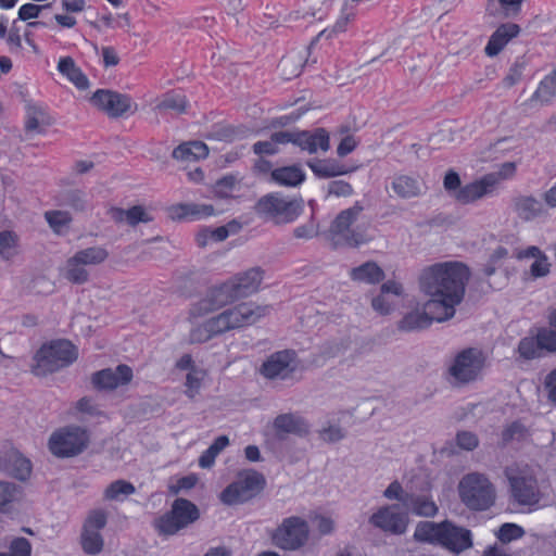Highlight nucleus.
I'll list each match as a JSON object with an SVG mask.
<instances>
[{
	"mask_svg": "<svg viewBox=\"0 0 556 556\" xmlns=\"http://www.w3.org/2000/svg\"><path fill=\"white\" fill-rule=\"evenodd\" d=\"M485 355L477 348H467L458 352L446 369V380L455 388H462L482 378Z\"/></svg>",
	"mask_w": 556,
	"mask_h": 556,
	"instance_id": "nucleus-4",
	"label": "nucleus"
},
{
	"mask_svg": "<svg viewBox=\"0 0 556 556\" xmlns=\"http://www.w3.org/2000/svg\"><path fill=\"white\" fill-rule=\"evenodd\" d=\"M188 101L184 94L179 93H167L156 104L155 110L160 112L173 111L177 114L184 113L187 109Z\"/></svg>",
	"mask_w": 556,
	"mask_h": 556,
	"instance_id": "nucleus-41",
	"label": "nucleus"
},
{
	"mask_svg": "<svg viewBox=\"0 0 556 556\" xmlns=\"http://www.w3.org/2000/svg\"><path fill=\"white\" fill-rule=\"evenodd\" d=\"M349 346V342L344 339H332L324 342L319 348V356L325 362L342 355Z\"/></svg>",
	"mask_w": 556,
	"mask_h": 556,
	"instance_id": "nucleus-43",
	"label": "nucleus"
},
{
	"mask_svg": "<svg viewBox=\"0 0 556 556\" xmlns=\"http://www.w3.org/2000/svg\"><path fill=\"white\" fill-rule=\"evenodd\" d=\"M353 193L352 186L343 180H333L328 185V194L334 197H350Z\"/></svg>",
	"mask_w": 556,
	"mask_h": 556,
	"instance_id": "nucleus-62",
	"label": "nucleus"
},
{
	"mask_svg": "<svg viewBox=\"0 0 556 556\" xmlns=\"http://www.w3.org/2000/svg\"><path fill=\"white\" fill-rule=\"evenodd\" d=\"M76 358L77 351L70 341H53L37 352L33 371L37 376H45L71 365Z\"/></svg>",
	"mask_w": 556,
	"mask_h": 556,
	"instance_id": "nucleus-9",
	"label": "nucleus"
},
{
	"mask_svg": "<svg viewBox=\"0 0 556 556\" xmlns=\"http://www.w3.org/2000/svg\"><path fill=\"white\" fill-rule=\"evenodd\" d=\"M539 348L542 351L554 352L556 351V332L542 328L538 331L535 337Z\"/></svg>",
	"mask_w": 556,
	"mask_h": 556,
	"instance_id": "nucleus-54",
	"label": "nucleus"
},
{
	"mask_svg": "<svg viewBox=\"0 0 556 556\" xmlns=\"http://www.w3.org/2000/svg\"><path fill=\"white\" fill-rule=\"evenodd\" d=\"M58 71L65 76L78 89L85 90L89 87V80L76 62L71 56H63L58 62Z\"/></svg>",
	"mask_w": 556,
	"mask_h": 556,
	"instance_id": "nucleus-32",
	"label": "nucleus"
},
{
	"mask_svg": "<svg viewBox=\"0 0 556 556\" xmlns=\"http://www.w3.org/2000/svg\"><path fill=\"white\" fill-rule=\"evenodd\" d=\"M264 478L254 470H244L238 473L222 493L220 501L226 505H237L254 497L264 485Z\"/></svg>",
	"mask_w": 556,
	"mask_h": 556,
	"instance_id": "nucleus-13",
	"label": "nucleus"
},
{
	"mask_svg": "<svg viewBox=\"0 0 556 556\" xmlns=\"http://www.w3.org/2000/svg\"><path fill=\"white\" fill-rule=\"evenodd\" d=\"M470 278L468 266L462 262L435 263L424 268L419 275V289L428 298V308L437 323H443L455 315V308L465 295Z\"/></svg>",
	"mask_w": 556,
	"mask_h": 556,
	"instance_id": "nucleus-1",
	"label": "nucleus"
},
{
	"mask_svg": "<svg viewBox=\"0 0 556 556\" xmlns=\"http://www.w3.org/2000/svg\"><path fill=\"white\" fill-rule=\"evenodd\" d=\"M391 188L393 192L402 199H409L421 194V184L417 179L406 175L394 177Z\"/></svg>",
	"mask_w": 556,
	"mask_h": 556,
	"instance_id": "nucleus-35",
	"label": "nucleus"
},
{
	"mask_svg": "<svg viewBox=\"0 0 556 556\" xmlns=\"http://www.w3.org/2000/svg\"><path fill=\"white\" fill-rule=\"evenodd\" d=\"M273 429L279 439H285L288 434L305 437L311 431L307 420L298 413L278 415L273 421Z\"/></svg>",
	"mask_w": 556,
	"mask_h": 556,
	"instance_id": "nucleus-20",
	"label": "nucleus"
},
{
	"mask_svg": "<svg viewBox=\"0 0 556 556\" xmlns=\"http://www.w3.org/2000/svg\"><path fill=\"white\" fill-rule=\"evenodd\" d=\"M109 215L115 223H126L129 226H136L139 223H149L152 220L150 214L142 206H132L128 210L111 207Z\"/></svg>",
	"mask_w": 556,
	"mask_h": 556,
	"instance_id": "nucleus-30",
	"label": "nucleus"
},
{
	"mask_svg": "<svg viewBox=\"0 0 556 556\" xmlns=\"http://www.w3.org/2000/svg\"><path fill=\"white\" fill-rule=\"evenodd\" d=\"M237 179L235 176H225L216 182L215 193L220 198H227L235 189Z\"/></svg>",
	"mask_w": 556,
	"mask_h": 556,
	"instance_id": "nucleus-60",
	"label": "nucleus"
},
{
	"mask_svg": "<svg viewBox=\"0 0 556 556\" xmlns=\"http://www.w3.org/2000/svg\"><path fill=\"white\" fill-rule=\"evenodd\" d=\"M298 369L296 354L290 350L273 353L261 366V375L273 381H285L294 375Z\"/></svg>",
	"mask_w": 556,
	"mask_h": 556,
	"instance_id": "nucleus-17",
	"label": "nucleus"
},
{
	"mask_svg": "<svg viewBox=\"0 0 556 556\" xmlns=\"http://www.w3.org/2000/svg\"><path fill=\"white\" fill-rule=\"evenodd\" d=\"M237 300L231 289V283L226 281L220 286L210 289L190 309V317L197 318L217 311Z\"/></svg>",
	"mask_w": 556,
	"mask_h": 556,
	"instance_id": "nucleus-18",
	"label": "nucleus"
},
{
	"mask_svg": "<svg viewBox=\"0 0 556 556\" xmlns=\"http://www.w3.org/2000/svg\"><path fill=\"white\" fill-rule=\"evenodd\" d=\"M520 31L517 24L507 23L501 25L490 37L488 45L484 48L486 55H497L504 47L515 38Z\"/></svg>",
	"mask_w": 556,
	"mask_h": 556,
	"instance_id": "nucleus-26",
	"label": "nucleus"
},
{
	"mask_svg": "<svg viewBox=\"0 0 556 556\" xmlns=\"http://www.w3.org/2000/svg\"><path fill=\"white\" fill-rule=\"evenodd\" d=\"M136 488L126 480H115L104 490L103 496L108 501H124L127 496L134 494Z\"/></svg>",
	"mask_w": 556,
	"mask_h": 556,
	"instance_id": "nucleus-38",
	"label": "nucleus"
},
{
	"mask_svg": "<svg viewBox=\"0 0 556 556\" xmlns=\"http://www.w3.org/2000/svg\"><path fill=\"white\" fill-rule=\"evenodd\" d=\"M456 444L462 450L472 451L479 445V439L476 433L464 430L457 432Z\"/></svg>",
	"mask_w": 556,
	"mask_h": 556,
	"instance_id": "nucleus-58",
	"label": "nucleus"
},
{
	"mask_svg": "<svg viewBox=\"0 0 556 556\" xmlns=\"http://www.w3.org/2000/svg\"><path fill=\"white\" fill-rule=\"evenodd\" d=\"M256 208L281 223L293 222L302 212V202L295 199L269 194L258 200Z\"/></svg>",
	"mask_w": 556,
	"mask_h": 556,
	"instance_id": "nucleus-16",
	"label": "nucleus"
},
{
	"mask_svg": "<svg viewBox=\"0 0 556 556\" xmlns=\"http://www.w3.org/2000/svg\"><path fill=\"white\" fill-rule=\"evenodd\" d=\"M349 276L358 283L377 285L384 279V271L377 263L365 262L359 266L353 267Z\"/></svg>",
	"mask_w": 556,
	"mask_h": 556,
	"instance_id": "nucleus-27",
	"label": "nucleus"
},
{
	"mask_svg": "<svg viewBox=\"0 0 556 556\" xmlns=\"http://www.w3.org/2000/svg\"><path fill=\"white\" fill-rule=\"evenodd\" d=\"M432 321H437L433 314L428 308V300L424 304V309H415L407 313L399 323V329L404 331H415L424 329Z\"/></svg>",
	"mask_w": 556,
	"mask_h": 556,
	"instance_id": "nucleus-28",
	"label": "nucleus"
},
{
	"mask_svg": "<svg viewBox=\"0 0 556 556\" xmlns=\"http://www.w3.org/2000/svg\"><path fill=\"white\" fill-rule=\"evenodd\" d=\"M92 105L105 112L111 117H118L131 111L136 105L127 94L108 89L97 90L90 98Z\"/></svg>",
	"mask_w": 556,
	"mask_h": 556,
	"instance_id": "nucleus-19",
	"label": "nucleus"
},
{
	"mask_svg": "<svg viewBox=\"0 0 556 556\" xmlns=\"http://www.w3.org/2000/svg\"><path fill=\"white\" fill-rule=\"evenodd\" d=\"M263 280V270L261 268H250L244 273L238 274L231 279V289L237 299L249 296L256 292Z\"/></svg>",
	"mask_w": 556,
	"mask_h": 556,
	"instance_id": "nucleus-23",
	"label": "nucleus"
},
{
	"mask_svg": "<svg viewBox=\"0 0 556 556\" xmlns=\"http://www.w3.org/2000/svg\"><path fill=\"white\" fill-rule=\"evenodd\" d=\"M293 235L298 239H312L317 235V225L314 220H309L293 230Z\"/></svg>",
	"mask_w": 556,
	"mask_h": 556,
	"instance_id": "nucleus-64",
	"label": "nucleus"
},
{
	"mask_svg": "<svg viewBox=\"0 0 556 556\" xmlns=\"http://www.w3.org/2000/svg\"><path fill=\"white\" fill-rule=\"evenodd\" d=\"M211 204L179 203L169 207L168 214L173 219L198 220L214 215Z\"/></svg>",
	"mask_w": 556,
	"mask_h": 556,
	"instance_id": "nucleus-24",
	"label": "nucleus"
},
{
	"mask_svg": "<svg viewBox=\"0 0 556 556\" xmlns=\"http://www.w3.org/2000/svg\"><path fill=\"white\" fill-rule=\"evenodd\" d=\"M460 501L471 510H486L495 502L496 491L490 479L480 472L464 476L458 483Z\"/></svg>",
	"mask_w": 556,
	"mask_h": 556,
	"instance_id": "nucleus-6",
	"label": "nucleus"
},
{
	"mask_svg": "<svg viewBox=\"0 0 556 556\" xmlns=\"http://www.w3.org/2000/svg\"><path fill=\"white\" fill-rule=\"evenodd\" d=\"M508 251L503 248H496L490 256V263L485 267V275L491 276L494 274L497 266L502 265V262L507 257Z\"/></svg>",
	"mask_w": 556,
	"mask_h": 556,
	"instance_id": "nucleus-61",
	"label": "nucleus"
},
{
	"mask_svg": "<svg viewBox=\"0 0 556 556\" xmlns=\"http://www.w3.org/2000/svg\"><path fill=\"white\" fill-rule=\"evenodd\" d=\"M204 378V371L199 368H192L186 377V394L193 399L201 388L202 380Z\"/></svg>",
	"mask_w": 556,
	"mask_h": 556,
	"instance_id": "nucleus-50",
	"label": "nucleus"
},
{
	"mask_svg": "<svg viewBox=\"0 0 556 556\" xmlns=\"http://www.w3.org/2000/svg\"><path fill=\"white\" fill-rule=\"evenodd\" d=\"M87 441V432L80 427H65L50 437L49 448L55 456L68 457L80 453Z\"/></svg>",
	"mask_w": 556,
	"mask_h": 556,
	"instance_id": "nucleus-14",
	"label": "nucleus"
},
{
	"mask_svg": "<svg viewBox=\"0 0 556 556\" xmlns=\"http://www.w3.org/2000/svg\"><path fill=\"white\" fill-rule=\"evenodd\" d=\"M371 307L380 315H388L393 311L394 302L389 295L380 292L377 296L372 298Z\"/></svg>",
	"mask_w": 556,
	"mask_h": 556,
	"instance_id": "nucleus-56",
	"label": "nucleus"
},
{
	"mask_svg": "<svg viewBox=\"0 0 556 556\" xmlns=\"http://www.w3.org/2000/svg\"><path fill=\"white\" fill-rule=\"evenodd\" d=\"M290 142L311 154L318 152V150L326 152L330 147L329 134L324 128H317L314 131H290Z\"/></svg>",
	"mask_w": 556,
	"mask_h": 556,
	"instance_id": "nucleus-22",
	"label": "nucleus"
},
{
	"mask_svg": "<svg viewBox=\"0 0 556 556\" xmlns=\"http://www.w3.org/2000/svg\"><path fill=\"white\" fill-rule=\"evenodd\" d=\"M505 477L509 482L510 496L515 503L528 507L529 510L539 505L542 493L538 479L529 466L518 464L507 466Z\"/></svg>",
	"mask_w": 556,
	"mask_h": 556,
	"instance_id": "nucleus-5",
	"label": "nucleus"
},
{
	"mask_svg": "<svg viewBox=\"0 0 556 556\" xmlns=\"http://www.w3.org/2000/svg\"><path fill=\"white\" fill-rule=\"evenodd\" d=\"M208 154L207 146L202 141H189L179 144L173 151V157L181 162H197Z\"/></svg>",
	"mask_w": 556,
	"mask_h": 556,
	"instance_id": "nucleus-31",
	"label": "nucleus"
},
{
	"mask_svg": "<svg viewBox=\"0 0 556 556\" xmlns=\"http://www.w3.org/2000/svg\"><path fill=\"white\" fill-rule=\"evenodd\" d=\"M132 378V370L127 365H118L115 369L106 368L92 375V384L99 390H113L127 384Z\"/></svg>",
	"mask_w": 556,
	"mask_h": 556,
	"instance_id": "nucleus-21",
	"label": "nucleus"
},
{
	"mask_svg": "<svg viewBox=\"0 0 556 556\" xmlns=\"http://www.w3.org/2000/svg\"><path fill=\"white\" fill-rule=\"evenodd\" d=\"M229 444V439L226 435L218 437L211 446L203 452L199 458V465L202 468H210L213 466L216 456Z\"/></svg>",
	"mask_w": 556,
	"mask_h": 556,
	"instance_id": "nucleus-42",
	"label": "nucleus"
},
{
	"mask_svg": "<svg viewBox=\"0 0 556 556\" xmlns=\"http://www.w3.org/2000/svg\"><path fill=\"white\" fill-rule=\"evenodd\" d=\"M554 98H556V68L541 80L531 100L549 103Z\"/></svg>",
	"mask_w": 556,
	"mask_h": 556,
	"instance_id": "nucleus-37",
	"label": "nucleus"
},
{
	"mask_svg": "<svg viewBox=\"0 0 556 556\" xmlns=\"http://www.w3.org/2000/svg\"><path fill=\"white\" fill-rule=\"evenodd\" d=\"M271 179L285 187H296L305 179V173L300 166H285L271 172Z\"/></svg>",
	"mask_w": 556,
	"mask_h": 556,
	"instance_id": "nucleus-33",
	"label": "nucleus"
},
{
	"mask_svg": "<svg viewBox=\"0 0 556 556\" xmlns=\"http://www.w3.org/2000/svg\"><path fill=\"white\" fill-rule=\"evenodd\" d=\"M404 506L413 514L422 517H433L438 513L437 504L426 494H405Z\"/></svg>",
	"mask_w": 556,
	"mask_h": 556,
	"instance_id": "nucleus-29",
	"label": "nucleus"
},
{
	"mask_svg": "<svg viewBox=\"0 0 556 556\" xmlns=\"http://www.w3.org/2000/svg\"><path fill=\"white\" fill-rule=\"evenodd\" d=\"M108 521V513L104 509L98 508L89 513L84 523V529L94 532H100Z\"/></svg>",
	"mask_w": 556,
	"mask_h": 556,
	"instance_id": "nucleus-48",
	"label": "nucleus"
},
{
	"mask_svg": "<svg viewBox=\"0 0 556 556\" xmlns=\"http://www.w3.org/2000/svg\"><path fill=\"white\" fill-rule=\"evenodd\" d=\"M17 254V236L11 231L0 232V255L10 260Z\"/></svg>",
	"mask_w": 556,
	"mask_h": 556,
	"instance_id": "nucleus-46",
	"label": "nucleus"
},
{
	"mask_svg": "<svg viewBox=\"0 0 556 556\" xmlns=\"http://www.w3.org/2000/svg\"><path fill=\"white\" fill-rule=\"evenodd\" d=\"M519 355L526 359L541 356V350L534 337H526L518 344Z\"/></svg>",
	"mask_w": 556,
	"mask_h": 556,
	"instance_id": "nucleus-52",
	"label": "nucleus"
},
{
	"mask_svg": "<svg viewBox=\"0 0 556 556\" xmlns=\"http://www.w3.org/2000/svg\"><path fill=\"white\" fill-rule=\"evenodd\" d=\"M81 545L87 554L97 555L103 548L102 535L100 534V532L84 529L81 534Z\"/></svg>",
	"mask_w": 556,
	"mask_h": 556,
	"instance_id": "nucleus-45",
	"label": "nucleus"
},
{
	"mask_svg": "<svg viewBox=\"0 0 556 556\" xmlns=\"http://www.w3.org/2000/svg\"><path fill=\"white\" fill-rule=\"evenodd\" d=\"M312 172L320 178H330L344 175L348 170L344 166L339 165L334 161H314L307 163Z\"/></svg>",
	"mask_w": 556,
	"mask_h": 556,
	"instance_id": "nucleus-39",
	"label": "nucleus"
},
{
	"mask_svg": "<svg viewBox=\"0 0 556 556\" xmlns=\"http://www.w3.org/2000/svg\"><path fill=\"white\" fill-rule=\"evenodd\" d=\"M48 124V116L45 110L37 105H30L27 110L26 129L39 130L43 125Z\"/></svg>",
	"mask_w": 556,
	"mask_h": 556,
	"instance_id": "nucleus-47",
	"label": "nucleus"
},
{
	"mask_svg": "<svg viewBox=\"0 0 556 556\" xmlns=\"http://www.w3.org/2000/svg\"><path fill=\"white\" fill-rule=\"evenodd\" d=\"M31 544L25 538H15L10 542L9 551L0 553V556H30Z\"/></svg>",
	"mask_w": 556,
	"mask_h": 556,
	"instance_id": "nucleus-49",
	"label": "nucleus"
},
{
	"mask_svg": "<svg viewBox=\"0 0 556 556\" xmlns=\"http://www.w3.org/2000/svg\"><path fill=\"white\" fill-rule=\"evenodd\" d=\"M228 230L226 227L222 226V227H217L216 229H203L199 235H198V243L199 245H205L207 243V240L211 239L215 242H219V241H223L225 240L227 237H228Z\"/></svg>",
	"mask_w": 556,
	"mask_h": 556,
	"instance_id": "nucleus-55",
	"label": "nucleus"
},
{
	"mask_svg": "<svg viewBox=\"0 0 556 556\" xmlns=\"http://www.w3.org/2000/svg\"><path fill=\"white\" fill-rule=\"evenodd\" d=\"M108 256V251L101 247H90L79 250L66 261L63 269L64 277L73 283H86L89 280V270L87 267L103 263Z\"/></svg>",
	"mask_w": 556,
	"mask_h": 556,
	"instance_id": "nucleus-12",
	"label": "nucleus"
},
{
	"mask_svg": "<svg viewBox=\"0 0 556 556\" xmlns=\"http://www.w3.org/2000/svg\"><path fill=\"white\" fill-rule=\"evenodd\" d=\"M271 542L275 546L285 551H296L303 547L309 538L307 521L299 516L285 518L271 532Z\"/></svg>",
	"mask_w": 556,
	"mask_h": 556,
	"instance_id": "nucleus-11",
	"label": "nucleus"
},
{
	"mask_svg": "<svg viewBox=\"0 0 556 556\" xmlns=\"http://www.w3.org/2000/svg\"><path fill=\"white\" fill-rule=\"evenodd\" d=\"M363 211L362 203L355 202L353 206L341 211L337 215L326 232V239L333 248H355L365 242L364 236L353 227Z\"/></svg>",
	"mask_w": 556,
	"mask_h": 556,
	"instance_id": "nucleus-7",
	"label": "nucleus"
},
{
	"mask_svg": "<svg viewBox=\"0 0 556 556\" xmlns=\"http://www.w3.org/2000/svg\"><path fill=\"white\" fill-rule=\"evenodd\" d=\"M200 517L198 507L186 498H177L170 510L161 515L153 522L154 529L162 536H172L187 528Z\"/></svg>",
	"mask_w": 556,
	"mask_h": 556,
	"instance_id": "nucleus-10",
	"label": "nucleus"
},
{
	"mask_svg": "<svg viewBox=\"0 0 556 556\" xmlns=\"http://www.w3.org/2000/svg\"><path fill=\"white\" fill-rule=\"evenodd\" d=\"M354 10L352 8H349V5L346 4L342 10L341 15L338 17L336 24L331 28H326L321 30L317 35L316 40L323 37L330 39L333 36L345 31L348 24L354 18Z\"/></svg>",
	"mask_w": 556,
	"mask_h": 556,
	"instance_id": "nucleus-40",
	"label": "nucleus"
},
{
	"mask_svg": "<svg viewBox=\"0 0 556 556\" xmlns=\"http://www.w3.org/2000/svg\"><path fill=\"white\" fill-rule=\"evenodd\" d=\"M268 305H258L253 302H243L224 309L216 316L194 325L189 334L191 343H203L224 332L255 324L268 315Z\"/></svg>",
	"mask_w": 556,
	"mask_h": 556,
	"instance_id": "nucleus-2",
	"label": "nucleus"
},
{
	"mask_svg": "<svg viewBox=\"0 0 556 556\" xmlns=\"http://www.w3.org/2000/svg\"><path fill=\"white\" fill-rule=\"evenodd\" d=\"M31 472V465L30 462L23 457V456H15L12 460V465L10 468V473L18 479V480H26Z\"/></svg>",
	"mask_w": 556,
	"mask_h": 556,
	"instance_id": "nucleus-51",
	"label": "nucleus"
},
{
	"mask_svg": "<svg viewBox=\"0 0 556 556\" xmlns=\"http://www.w3.org/2000/svg\"><path fill=\"white\" fill-rule=\"evenodd\" d=\"M319 437L323 441L328 443H334L342 440L345 437L343 429L338 425H329L319 430Z\"/></svg>",
	"mask_w": 556,
	"mask_h": 556,
	"instance_id": "nucleus-59",
	"label": "nucleus"
},
{
	"mask_svg": "<svg viewBox=\"0 0 556 556\" xmlns=\"http://www.w3.org/2000/svg\"><path fill=\"white\" fill-rule=\"evenodd\" d=\"M525 428L519 422H513L508 425L503 431H502V441L504 444L510 442L514 439H519L523 435Z\"/></svg>",
	"mask_w": 556,
	"mask_h": 556,
	"instance_id": "nucleus-63",
	"label": "nucleus"
},
{
	"mask_svg": "<svg viewBox=\"0 0 556 556\" xmlns=\"http://www.w3.org/2000/svg\"><path fill=\"white\" fill-rule=\"evenodd\" d=\"M408 522V513L400 504L383 505L369 518L371 526L386 533L395 535L405 533Z\"/></svg>",
	"mask_w": 556,
	"mask_h": 556,
	"instance_id": "nucleus-15",
	"label": "nucleus"
},
{
	"mask_svg": "<svg viewBox=\"0 0 556 556\" xmlns=\"http://www.w3.org/2000/svg\"><path fill=\"white\" fill-rule=\"evenodd\" d=\"M290 131H277L271 135L269 140L254 143L253 151L258 155H273L278 152V144L290 142Z\"/></svg>",
	"mask_w": 556,
	"mask_h": 556,
	"instance_id": "nucleus-36",
	"label": "nucleus"
},
{
	"mask_svg": "<svg viewBox=\"0 0 556 556\" xmlns=\"http://www.w3.org/2000/svg\"><path fill=\"white\" fill-rule=\"evenodd\" d=\"M498 184L496 175H485L482 178L462 186L459 175L450 170L444 177V188L458 203L469 204L493 192Z\"/></svg>",
	"mask_w": 556,
	"mask_h": 556,
	"instance_id": "nucleus-8",
	"label": "nucleus"
},
{
	"mask_svg": "<svg viewBox=\"0 0 556 556\" xmlns=\"http://www.w3.org/2000/svg\"><path fill=\"white\" fill-rule=\"evenodd\" d=\"M525 530L516 523H504L498 529L496 535L503 543H509L514 540L522 538Z\"/></svg>",
	"mask_w": 556,
	"mask_h": 556,
	"instance_id": "nucleus-53",
	"label": "nucleus"
},
{
	"mask_svg": "<svg viewBox=\"0 0 556 556\" xmlns=\"http://www.w3.org/2000/svg\"><path fill=\"white\" fill-rule=\"evenodd\" d=\"M23 498V489L10 481L0 480V513H10Z\"/></svg>",
	"mask_w": 556,
	"mask_h": 556,
	"instance_id": "nucleus-34",
	"label": "nucleus"
},
{
	"mask_svg": "<svg viewBox=\"0 0 556 556\" xmlns=\"http://www.w3.org/2000/svg\"><path fill=\"white\" fill-rule=\"evenodd\" d=\"M513 206L516 214L523 220H533L545 214L544 204L534 195L520 194L514 198Z\"/></svg>",
	"mask_w": 556,
	"mask_h": 556,
	"instance_id": "nucleus-25",
	"label": "nucleus"
},
{
	"mask_svg": "<svg viewBox=\"0 0 556 556\" xmlns=\"http://www.w3.org/2000/svg\"><path fill=\"white\" fill-rule=\"evenodd\" d=\"M551 264L547 256L542 253L541 256L534 258V262L530 266V274L533 278L545 277L549 274Z\"/></svg>",
	"mask_w": 556,
	"mask_h": 556,
	"instance_id": "nucleus-57",
	"label": "nucleus"
},
{
	"mask_svg": "<svg viewBox=\"0 0 556 556\" xmlns=\"http://www.w3.org/2000/svg\"><path fill=\"white\" fill-rule=\"evenodd\" d=\"M414 538L416 541L439 545L455 554L472 546L470 530L450 520L441 522L420 521L416 526Z\"/></svg>",
	"mask_w": 556,
	"mask_h": 556,
	"instance_id": "nucleus-3",
	"label": "nucleus"
},
{
	"mask_svg": "<svg viewBox=\"0 0 556 556\" xmlns=\"http://www.w3.org/2000/svg\"><path fill=\"white\" fill-rule=\"evenodd\" d=\"M45 217L50 227L58 233L67 229L72 222V216L66 211H49L46 212Z\"/></svg>",
	"mask_w": 556,
	"mask_h": 556,
	"instance_id": "nucleus-44",
	"label": "nucleus"
}]
</instances>
